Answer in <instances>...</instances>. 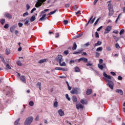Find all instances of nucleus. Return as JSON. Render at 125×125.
<instances>
[{"label":"nucleus","mask_w":125,"mask_h":125,"mask_svg":"<svg viewBox=\"0 0 125 125\" xmlns=\"http://www.w3.org/2000/svg\"><path fill=\"white\" fill-rule=\"evenodd\" d=\"M83 49H80L78 50V53H79V54H81V53H82L83 52Z\"/></svg>","instance_id":"6e6d98bb"},{"label":"nucleus","mask_w":125,"mask_h":125,"mask_svg":"<svg viewBox=\"0 0 125 125\" xmlns=\"http://www.w3.org/2000/svg\"><path fill=\"white\" fill-rule=\"evenodd\" d=\"M58 113L61 117H62V116H64V111H63L62 109H59Z\"/></svg>","instance_id":"f8f14e48"},{"label":"nucleus","mask_w":125,"mask_h":125,"mask_svg":"<svg viewBox=\"0 0 125 125\" xmlns=\"http://www.w3.org/2000/svg\"><path fill=\"white\" fill-rule=\"evenodd\" d=\"M100 18H98L96 21H95V22L94 24V26L95 27V26H96V25H97L98 22L99 21Z\"/></svg>","instance_id":"e433bc0d"},{"label":"nucleus","mask_w":125,"mask_h":125,"mask_svg":"<svg viewBox=\"0 0 125 125\" xmlns=\"http://www.w3.org/2000/svg\"><path fill=\"white\" fill-rule=\"evenodd\" d=\"M65 97L68 101H71V98L69 97V95L68 94H65Z\"/></svg>","instance_id":"7c9ffc66"},{"label":"nucleus","mask_w":125,"mask_h":125,"mask_svg":"<svg viewBox=\"0 0 125 125\" xmlns=\"http://www.w3.org/2000/svg\"><path fill=\"white\" fill-rule=\"evenodd\" d=\"M110 74H111V75H112V76H116V73H115V72H113V71H111V72H110Z\"/></svg>","instance_id":"774afa93"},{"label":"nucleus","mask_w":125,"mask_h":125,"mask_svg":"<svg viewBox=\"0 0 125 125\" xmlns=\"http://www.w3.org/2000/svg\"><path fill=\"white\" fill-rule=\"evenodd\" d=\"M112 30V26H108L105 29V31L104 32V34H108Z\"/></svg>","instance_id":"423d86ee"},{"label":"nucleus","mask_w":125,"mask_h":125,"mask_svg":"<svg viewBox=\"0 0 125 125\" xmlns=\"http://www.w3.org/2000/svg\"><path fill=\"white\" fill-rule=\"evenodd\" d=\"M76 108L77 110H79V109H83V104H77Z\"/></svg>","instance_id":"dca6fc26"},{"label":"nucleus","mask_w":125,"mask_h":125,"mask_svg":"<svg viewBox=\"0 0 125 125\" xmlns=\"http://www.w3.org/2000/svg\"><path fill=\"white\" fill-rule=\"evenodd\" d=\"M95 18H94L93 20H91L90 21V24H92V23H93V22H94V21L95 20Z\"/></svg>","instance_id":"680f3d73"},{"label":"nucleus","mask_w":125,"mask_h":125,"mask_svg":"<svg viewBox=\"0 0 125 125\" xmlns=\"http://www.w3.org/2000/svg\"><path fill=\"white\" fill-rule=\"evenodd\" d=\"M18 25H19V26L21 27H22L23 26V23H21V22H19L18 23Z\"/></svg>","instance_id":"e2e57ef3"},{"label":"nucleus","mask_w":125,"mask_h":125,"mask_svg":"<svg viewBox=\"0 0 125 125\" xmlns=\"http://www.w3.org/2000/svg\"><path fill=\"white\" fill-rule=\"evenodd\" d=\"M82 36H83V34H79L78 36H76V38H81V37H82Z\"/></svg>","instance_id":"338daca9"},{"label":"nucleus","mask_w":125,"mask_h":125,"mask_svg":"<svg viewBox=\"0 0 125 125\" xmlns=\"http://www.w3.org/2000/svg\"><path fill=\"white\" fill-rule=\"evenodd\" d=\"M61 71H68V68H61Z\"/></svg>","instance_id":"37998d69"},{"label":"nucleus","mask_w":125,"mask_h":125,"mask_svg":"<svg viewBox=\"0 0 125 125\" xmlns=\"http://www.w3.org/2000/svg\"><path fill=\"white\" fill-rule=\"evenodd\" d=\"M15 26H12L10 28V31L11 33H13L14 32V30H15Z\"/></svg>","instance_id":"4be33fe9"},{"label":"nucleus","mask_w":125,"mask_h":125,"mask_svg":"<svg viewBox=\"0 0 125 125\" xmlns=\"http://www.w3.org/2000/svg\"><path fill=\"white\" fill-rule=\"evenodd\" d=\"M63 23L64 25H67V24H68V23H69V21L67 20H64L63 21Z\"/></svg>","instance_id":"864d4df0"},{"label":"nucleus","mask_w":125,"mask_h":125,"mask_svg":"<svg viewBox=\"0 0 125 125\" xmlns=\"http://www.w3.org/2000/svg\"><path fill=\"white\" fill-rule=\"evenodd\" d=\"M77 43H76V42H74L73 43V47L72 48V50H76V49H77Z\"/></svg>","instance_id":"a211bd4d"},{"label":"nucleus","mask_w":125,"mask_h":125,"mask_svg":"<svg viewBox=\"0 0 125 125\" xmlns=\"http://www.w3.org/2000/svg\"><path fill=\"white\" fill-rule=\"evenodd\" d=\"M36 20V16L33 15L30 18V21L34 22Z\"/></svg>","instance_id":"aec40b11"},{"label":"nucleus","mask_w":125,"mask_h":125,"mask_svg":"<svg viewBox=\"0 0 125 125\" xmlns=\"http://www.w3.org/2000/svg\"><path fill=\"white\" fill-rule=\"evenodd\" d=\"M6 54L7 55L10 54V49H6Z\"/></svg>","instance_id":"f704fd0d"},{"label":"nucleus","mask_w":125,"mask_h":125,"mask_svg":"<svg viewBox=\"0 0 125 125\" xmlns=\"http://www.w3.org/2000/svg\"><path fill=\"white\" fill-rule=\"evenodd\" d=\"M77 61H78V60H76L75 61L72 60L69 62V63L72 64V63H75V62H77Z\"/></svg>","instance_id":"79ce46f5"},{"label":"nucleus","mask_w":125,"mask_h":125,"mask_svg":"<svg viewBox=\"0 0 125 125\" xmlns=\"http://www.w3.org/2000/svg\"><path fill=\"white\" fill-rule=\"evenodd\" d=\"M124 33H125V30L122 29V30L120 31L119 34H120V35L121 36V35L124 34Z\"/></svg>","instance_id":"a18cd8bd"},{"label":"nucleus","mask_w":125,"mask_h":125,"mask_svg":"<svg viewBox=\"0 0 125 125\" xmlns=\"http://www.w3.org/2000/svg\"><path fill=\"white\" fill-rule=\"evenodd\" d=\"M74 69H75V72H81V69H80V68L78 66L75 67Z\"/></svg>","instance_id":"393cba45"},{"label":"nucleus","mask_w":125,"mask_h":125,"mask_svg":"<svg viewBox=\"0 0 125 125\" xmlns=\"http://www.w3.org/2000/svg\"><path fill=\"white\" fill-rule=\"evenodd\" d=\"M47 61H48V60H47V59H42V60H40L38 62V63L39 64H42V63H44L45 62H47Z\"/></svg>","instance_id":"9d476101"},{"label":"nucleus","mask_w":125,"mask_h":125,"mask_svg":"<svg viewBox=\"0 0 125 125\" xmlns=\"http://www.w3.org/2000/svg\"><path fill=\"white\" fill-rule=\"evenodd\" d=\"M81 103H82V104H87V101H86L85 100L82 99L81 100Z\"/></svg>","instance_id":"6ab92c4d"},{"label":"nucleus","mask_w":125,"mask_h":125,"mask_svg":"<svg viewBox=\"0 0 125 125\" xmlns=\"http://www.w3.org/2000/svg\"><path fill=\"white\" fill-rule=\"evenodd\" d=\"M5 17H6L8 19H12V15L11 14L8 13H6L4 14Z\"/></svg>","instance_id":"1a4fd4ad"},{"label":"nucleus","mask_w":125,"mask_h":125,"mask_svg":"<svg viewBox=\"0 0 125 125\" xmlns=\"http://www.w3.org/2000/svg\"><path fill=\"white\" fill-rule=\"evenodd\" d=\"M33 117L30 116L26 118L25 121L24 122V125H31V124H32L33 122Z\"/></svg>","instance_id":"7ed1b4c3"},{"label":"nucleus","mask_w":125,"mask_h":125,"mask_svg":"<svg viewBox=\"0 0 125 125\" xmlns=\"http://www.w3.org/2000/svg\"><path fill=\"white\" fill-rule=\"evenodd\" d=\"M81 91L80 88H73L72 90L70 91L71 94H79Z\"/></svg>","instance_id":"20e7f679"},{"label":"nucleus","mask_w":125,"mask_h":125,"mask_svg":"<svg viewBox=\"0 0 125 125\" xmlns=\"http://www.w3.org/2000/svg\"><path fill=\"white\" fill-rule=\"evenodd\" d=\"M93 18V16H91V17L90 19H89V21L86 23V26H87L88 25V24H89V23H90V21H91V20H92Z\"/></svg>","instance_id":"473e14b6"},{"label":"nucleus","mask_w":125,"mask_h":125,"mask_svg":"<svg viewBox=\"0 0 125 125\" xmlns=\"http://www.w3.org/2000/svg\"><path fill=\"white\" fill-rule=\"evenodd\" d=\"M79 6L78 5H75L73 6V8L74 9V10H77Z\"/></svg>","instance_id":"c9c22d12"},{"label":"nucleus","mask_w":125,"mask_h":125,"mask_svg":"<svg viewBox=\"0 0 125 125\" xmlns=\"http://www.w3.org/2000/svg\"><path fill=\"white\" fill-rule=\"evenodd\" d=\"M100 56V53L98 52H96L95 57H96V58H98Z\"/></svg>","instance_id":"c03bdc74"},{"label":"nucleus","mask_w":125,"mask_h":125,"mask_svg":"<svg viewBox=\"0 0 125 125\" xmlns=\"http://www.w3.org/2000/svg\"><path fill=\"white\" fill-rule=\"evenodd\" d=\"M118 79L119 80V81H122L123 80V77H122V76H119L118 77Z\"/></svg>","instance_id":"052dcab7"},{"label":"nucleus","mask_w":125,"mask_h":125,"mask_svg":"<svg viewBox=\"0 0 125 125\" xmlns=\"http://www.w3.org/2000/svg\"><path fill=\"white\" fill-rule=\"evenodd\" d=\"M102 28H103V26H100V27H99V28L97 29V31L98 32H100V31H101V30L102 29Z\"/></svg>","instance_id":"8fccbe9b"},{"label":"nucleus","mask_w":125,"mask_h":125,"mask_svg":"<svg viewBox=\"0 0 125 125\" xmlns=\"http://www.w3.org/2000/svg\"><path fill=\"white\" fill-rule=\"evenodd\" d=\"M54 107H58V102H54Z\"/></svg>","instance_id":"a19ab883"},{"label":"nucleus","mask_w":125,"mask_h":125,"mask_svg":"<svg viewBox=\"0 0 125 125\" xmlns=\"http://www.w3.org/2000/svg\"><path fill=\"white\" fill-rule=\"evenodd\" d=\"M56 61H57V62H59V63H61V62L63 61V58H62V55H58L56 58Z\"/></svg>","instance_id":"39448f33"},{"label":"nucleus","mask_w":125,"mask_h":125,"mask_svg":"<svg viewBox=\"0 0 125 125\" xmlns=\"http://www.w3.org/2000/svg\"><path fill=\"white\" fill-rule=\"evenodd\" d=\"M10 95H11V94H10V92L8 91L6 94V96H8V97H9Z\"/></svg>","instance_id":"13d9d810"},{"label":"nucleus","mask_w":125,"mask_h":125,"mask_svg":"<svg viewBox=\"0 0 125 125\" xmlns=\"http://www.w3.org/2000/svg\"><path fill=\"white\" fill-rule=\"evenodd\" d=\"M103 76L105 78L104 79L105 81L106 82V83H108L107 85H108L109 87L111 88V89H114V82L110 80H112L111 76L107 75V73L105 72L103 73Z\"/></svg>","instance_id":"f257e3e1"},{"label":"nucleus","mask_w":125,"mask_h":125,"mask_svg":"<svg viewBox=\"0 0 125 125\" xmlns=\"http://www.w3.org/2000/svg\"><path fill=\"white\" fill-rule=\"evenodd\" d=\"M60 66H61V67H62L63 66H66V63L65 62H62V63L61 62L59 63Z\"/></svg>","instance_id":"58836bf2"},{"label":"nucleus","mask_w":125,"mask_h":125,"mask_svg":"<svg viewBox=\"0 0 125 125\" xmlns=\"http://www.w3.org/2000/svg\"><path fill=\"white\" fill-rule=\"evenodd\" d=\"M56 11H57V10H55L54 11L51 12L47 14V16L52 15V14H54V13H55V12H56Z\"/></svg>","instance_id":"c85d7f7f"},{"label":"nucleus","mask_w":125,"mask_h":125,"mask_svg":"<svg viewBox=\"0 0 125 125\" xmlns=\"http://www.w3.org/2000/svg\"><path fill=\"white\" fill-rule=\"evenodd\" d=\"M102 50H103V48L102 47H98V48L96 49V51H98V52L102 51Z\"/></svg>","instance_id":"c756f323"},{"label":"nucleus","mask_w":125,"mask_h":125,"mask_svg":"<svg viewBox=\"0 0 125 125\" xmlns=\"http://www.w3.org/2000/svg\"><path fill=\"white\" fill-rule=\"evenodd\" d=\"M72 100L73 102H74L75 103H76V102L78 101V98L76 96L74 95L72 96Z\"/></svg>","instance_id":"2eb2a0df"},{"label":"nucleus","mask_w":125,"mask_h":125,"mask_svg":"<svg viewBox=\"0 0 125 125\" xmlns=\"http://www.w3.org/2000/svg\"><path fill=\"white\" fill-rule=\"evenodd\" d=\"M98 67L100 69V70H103V69H104V66L102 64H99L98 65Z\"/></svg>","instance_id":"bb28decb"},{"label":"nucleus","mask_w":125,"mask_h":125,"mask_svg":"<svg viewBox=\"0 0 125 125\" xmlns=\"http://www.w3.org/2000/svg\"><path fill=\"white\" fill-rule=\"evenodd\" d=\"M37 9L36 8H34L31 11L30 13H34V11H36Z\"/></svg>","instance_id":"bf43d9fd"},{"label":"nucleus","mask_w":125,"mask_h":125,"mask_svg":"<svg viewBox=\"0 0 125 125\" xmlns=\"http://www.w3.org/2000/svg\"><path fill=\"white\" fill-rule=\"evenodd\" d=\"M45 0H38L39 3L36 4L35 5V7H40V6H41L42 5V2H44V1H45Z\"/></svg>","instance_id":"0eeeda50"},{"label":"nucleus","mask_w":125,"mask_h":125,"mask_svg":"<svg viewBox=\"0 0 125 125\" xmlns=\"http://www.w3.org/2000/svg\"><path fill=\"white\" fill-rule=\"evenodd\" d=\"M116 92H118V93H119L120 95H123L124 94V92L122 89H116Z\"/></svg>","instance_id":"f3484780"},{"label":"nucleus","mask_w":125,"mask_h":125,"mask_svg":"<svg viewBox=\"0 0 125 125\" xmlns=\"http://www.w3.org/2000/svg\"><path fill=\"white\" fill-rule=\"evenodd\" d=\"M95 37L96 38H99V34H98V32H95Z\"/></svg>","instance_id":"5fc2aeb1"},{"label":"nucleus","mask_w":125,"mask_h":125,"mask_svg":"<svg viewBox=\"0 0 125 125\" xmlns=\"http://www.w3.org/2000/svg\"><path fill=\"white\" fill-rule=\"evenodd\" d=\"M0 22L1 24V25H4V23H5V19H1L0 20Z\"/></svg>","instance_id":"b1692460"},{"label":"nucleus","mask_w":125,"mask_h":125,"mask_svg":"<svg viewBox=\"0 0 125 125\" xmlns=\"http://www.w3.org/2000/svg\"><path fill=\"white\" fill-rule=\"evenodd\" d=\"M93 18V16H91V17L90 19H89V21L86 23V26H87L88 25V24H89V23H90V21H91V20H92Z\"/></svg>","instance_id":"2f4dec72"},{"label":"nucleus","mask_w":125,"mask_h":125,"mask_svg":"<svg viewBox=\"0 0 125 125\" xmlns=\"http://www.w3.org/2000/svg\"><path fill=\"white\" fill-rule=\"evenodd\" d=\"M63 53L65 55H68V54H69V51H68V50H65L64 51Z\"/></svg>","instance_id":"603ef678"},{"label":"nucleus","mask_w":125,"mask_h":125,"mask_svg":"<svg viewBox=\"0 0 125 125\" xmlns=\"http://www.w3.org/2000/svg\"><path fill=\"white\" fill-rule=\"evenodd\" d=\"M46 16V14H44L42 15V17H41L40 20L39 21H42V20H44V19H45V18H44Z\"/></svg>","instance_id":"cd10ccee"},{"label":"nucleus","mask_w":125,"mask_h":125,"mask_svg":"<svg viewBox=\"0 0 125 125\" xmlns=\"http://www.w3.org/2000/svg\"><path fill=\"white\" fill-rule=\"evenodd\" d=\"M115 47H116V48H120V45H119V43H117L116 44H115Z\"/></svg>","instance_id":"4d7b16f0"},{"label":"nucleus","mask_w":125,"mask_h":125,"mask_svg":"<svg viewBox=\"0 0 125 125\" xmlns=\"http://www.w3.org/2000/svg\"><path fill=\"white\" fill-rule=\"evenodd\" d=\"M28 15H29V13L26 12L23 13V14L22 15V16H23V17H25V16H28Z\"/></svg>","instance_id":"09e8293b"},{"label":"nucleus","mask_w":125,"mask_h":125,"mask_svg":"<svg viewBox=\"0 0 125 125\" xmlns=\"http://www.w3.org/2000/svg\"><path fill=\"white\" fill-rule=\"evenodd\" d=\"M102 42L101 41H98L97 43H95L94 46H98V45H101Z\"/></svg>","instance_id":"5701e85b"},{"label":"nucleus","mask_w":125,"mask_h":125,"mask_svg":"<svg viewBox=\"0 0 125 125\" xmlns=\"http://www.w3.org/2000/svg\"><path fill=\"white\" fill-rule=\"evenodd\" d=\"M107 8L109 10V16H112L114 14V9L113 8V6H112V4H111V3H109L108 4Z\"/></svg>","instance_id":"f03ea898"},{"label":"nucleus","mask_w":125,"mask_h":125,"mask_svg":"<svg viewBox=\"0 0 125 125\" xmlns=\"http://www.w3.org/2000/svg\"><path fill=\"white\" fill-rule=\"evenodd\" d=\"M87 95H90L92 93V89H87L86 92Z\"/></svg>","instance_id":"ddd939ff"},{"label":"nucleus","mask_w":125,"mask_h":125,"mask_svg":"<svg viewBox=\"0 0 125 125\" xmlns=\"http://www.w3.org/2000/svg\"><path fill=\"white\" fill-rule=\"evenodd\" d=\"M113 38L116 42L119 41V38L117 37L116 36H113Z\"/></svg>","instance_id":"72a5a7b5"},{"label":"nucleus","mask_w":125,"mask_h":125,"mask_svg":"<svg viewBox=\"0 0 125 125\" xmlns=\"http://www.w3.org/2000/svg\"><path fill=\"white\" fill-rule=\"evenodd\" d=\"M29 9H30V6L28 4H26V10H29Z\"/></svg>","instance_id":"0e129e2a"},{"label":"nucleus","mask_w":125,"mask_h":125,"mask_svg":"<svg viewBox=\"0 0 125 125\" xmlns=\"http://www.w3.org/2000/svg\"><path fill=\"white\" fill-rule=\"evenodd\" d=\"M121 16V14H119L118 18H117L116 21H115V23L116 24H117L118 23V20H119V19H120V16Z\"/></svg>","instance_id":"3c124183"},{"label":"nucleus","mask_w":125,"mask_h":125,"mask_svg":"<svg viewBox=\"0 0 125 125\" xmlns=\"http://www.w3.org/2000/svg\"><path fill=\"white\" fill-rule=\"evenodd\" d=\"M36 85L39 86L40 90H42V88L41 87L42 86V83L41 82H38Z\"/></svg>","instance_id":"412c9836"},{"label":"nucleus","mask_w":125,"mask_h":125,"mask_svg":"<svg viewBox=\"0 0 125 125\" xmlns=\"http://www.w3.org/2000/svg\"><path fill=\"white\" fill-rule=\"evenodd\" d=\"M28 18H26L24 20L22 21H24L25 22H24V25H25V26H29V25H30V23H29V20H27Z\"/></svg>","instance_id":"9b49d317"},{"label":"nucleus","mask_w":125,"mask_h":125,"mask_svg":"<svg viewBox=\"0 0 125 125\" xmlns=\"http://www.w3.org/2000/svg\"><path fill=\"white\" fill-rule=\"evenodd\" d=\"M29 106H34V102L30 101L29 103Z\"/></svg>","instance_id":"ea45409f"},{"label":"nucleus","mask_w":125,"mask_h":125,"mask_svg":"<svg viewBox=\"0 0 125 125\" xmlns=\"http://www.w3.org/2000/svg\"><path fill=\"white\" fill-rule=\"evenodd\" d=\"M87 59L84 57L78 59V62H81V61H83L84 63H87Z\"/></svg>","instance_id":"6e6552de"},{"label":"nucleus","mask_w":125,"mask_h":125,"mask_svg":"<svg viewBox=\"0 0 125 125\" xmlns=\"http://www.w3.org/2000/svg\"><path fill=\"white\" fill-rule=\"evenodd\" d=\"M20 121V118H19L17 121H16L14 123V125H20L19 123V121Z\"/></svg>","instance_id":"a878e982"},{"label":"nucleus","mask_w":125,"mask_h":125,"mask_svg":"<svg viewBox=\"0 0 125 125\" xmlns=\"http://www.w3.org/2000/svg\"><path fill=\"white\" fill-rule=\"evenodd\" d=\"M4 29H8V28H9V25L8 24H6L4 26Z\"/></svg>","instance_id":"49530a36"},{"label":"nucleus","mask_w":125,"mask_h":125,"mask_svg":"<svg viewBox=\"0 0 125 125\" xmlns=\"http://www.w3.org/2000/svg\"><path fill=\"white\" fill-rule=\"evenodd\" d=\"M99 63L100 64H102V63H103V60L102 59L99 60Z\"/></svg>","instance_id":"69168bd1"},{"label":"nucleus","mask_w":125,"mask_h":125,"mask_svg":"<svg viewBox=\"0 0 125 125\" xmlns=\"http://www.w3.org/2000/svg\"><path fill=\"white\" fill-rule=\"evenodd\" d=\"M17 65H18V66H22V65H23V64H22V63H21V62L20 61H17Z\"/></svg>","instance_id":"4c0bfd02"},{"label":"nucleus","mask_w":125,"mask_h":125,"mask_svg":"<svg viewBox=\"0 0 125 125\" xmlns=\"http://www.w3.org/2000/svg\"><path fill=\"white\" fill-rule=\"evenodd\" d=\"M21 81L23 83H26V78L25 77V76L22 75L21 76Z\"/></svg>","instance_id":"4468645a"},{"label":"nucleus","mask_w":125,"mask_h":125,"mask_svg":"<svg viewBox=\"0 0 125 125\" xmlns=\"http://www.w3.org/2000/svg\"><path fill=\"white\" fill-rule=\"evenodd\" d=\"M6 68H7V69H9V70L11 69V67H10V65H9V64L7 63L6 65Z\"/></svg>","instance_id":"de8ad7c7"}]
</instances>
